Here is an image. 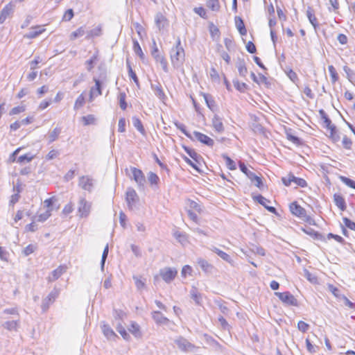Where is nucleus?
<instances>
[{
    "label": "nucleus",
    "mask_w": 355,
    "mask_h": 355,
    "mask_svg": "<svg viewBox=\"0 0 355 355\" xmlns=\"http://www.w3.org/2000/svg\"><path fill=\"white\" fill-rule=\"evenodd\" d=\"M185 53L181 46L180 37H178L175 46L171 51V60L174 67H180L184 62Z\"/></svg>",
    "instance_id": "obj_1"
},
{
    "label": "nucleus",
    "mask_w": 355,
    "mask_h": 355,
    "mask_svg": "<svg viewBox=\"0 0 355 355\" xmlns=\"http://www.w3.org/2000/svg\"><path fill=\"white\" fill-rule=\"evenodd\" d=\"M93 80L95 83L94 86L92 87L89 91V101H93L94 98L102 94V85L107 81L106 73H101L99 78L94 77Z\"/></svg>",
    "instance_id": "obj_2"
},
{
    "label": "nucleus",
    "mask_w": 355,
    "mask_h": 355,
    "mask_svg": "<svg viewBox=\"0 0 355 355\" xmlns=\"http://www.w3.org/2000/svg\"><path fill=\"white\" fill-rule=\"evenodd\" d=\"M239 168L257 187L259 189L263 187V184L261 178L257 176L254 172L250 171L243 162H239Z\"/></svg>",
    "instance_id": "obj_3"
},
{
    "label": "nucleus",
    "mask_w": 355,
    "mask_h": 355,
    "mask_svg": "<svg viewBox=\"0 0 355 355\" xmlns=\"http://www.w3.org/2000/svg\"><path fill=\"white\" fill-rule=\"evenodd\" d=\"M275 295L287 306H298L299 303L295 296L288 291L286 292H275Z\"/></svg>",
    "instance_id": "obj_4"
},
{
    "label": "nucleus",
    "mask_w": 355,
    "mask_h": 355,
    "mask_svg": "<svg viewBox=\"0 0 355 355\" xmlns=\"http://www.w3.org/2000/svg\"><path fill=\"white\" fill-rule=\"evenodd\" d=\"M153 47L151 51V55L155 60L157 62H159L162 69L164 72L167 73L168 71V63L165 58L159 54L158 48L157 46L155 41L153 40Z\"/></svg>",
    "instance_id": "obj_5"
},
{
    "label": "nucleus",
    "mask_w": 355,
    "mask_h": 355,
    "mask_svg": "<svg viewBox=\"0 0 355 355\" xmlns=\"http://www.w3.org/2000/svg\"><path fill=\"white\" fill-rule=\"evenodd\" d=\"M178 271L175 268H164L160 270L159 275L166 283H171L176 277Z\"/></svg>",
    "instance_id": "obj_6"
},
{
    "label": "nucleus",
    "mask_w": 355,
    "mask_h": 355,
    "mask_svg": "<svg viewBox=\"0 0 355 355\" xmlns=\"http://www.w3.org/2000/svg\"><path fill=\"white\" fill-rule=\"evenodd\" d=\"M175 343L178 345V348L183 352H192L196 348L194 345L182 336L175 340Z\"/></svg>",
    "instance_id": "obj_7"
},
{
    "label": "nucleus",
    "mask_w": 355,
    "mask_h": 355,
    "mask_svg": "<svg viewBox=\"0 0 355 355\" xmlns=\"http://www.w3.org/2000/svg\"><path fill=\"white\" fill-rule=\"evenodd\" d=\"M130 170L132 174V178L137 184L138 187L144 188V184L146 182V178L141 170L135 167H131Z\"/></svg>",
    "instance_id": "obj_8"
},
{
    "label": "nucleus",
    "mask_w": 355,
    "mask_h": 355,
    "mask_svg": "<svg viewBox=\"0 0 355 355\" xmlns=\"http://www.w3.org/2000/svg\"><path fill=\"white\" fill-rule=\"evenodd\" d=\"M58 291L56 289H53L47 295V297H45L42 300L41 307H42L43 312H46L48 310L50 304H51L55 300V299L58 297Z\"/></svg>",
    "instance_id": "obj_9"
},
{
    "label": "nucleus",
    "mask_w": 355,
    "mask_h": 355,
    "mask_svg": "<svg viewBox=\"0 0 355 355\" xmlns=\"http://www.w3.org/2000/svg\"><path fill=\"white\" fill-rule=\"evenodd\" d=\"M125 200L130 209H132L133 206L138 202L139 197L135 190L132 188H128L126 191Z\"/></svg>",
    "instance_id": "obj_10"
},
{
    "label": "nucleus",
    "mask_w": 355,
    "mask_h": 355,
    "mask_svg": "<svg viewBox=\"0 0 355 355\" xmlns=\"http://www.w3.org/2000/svg\"><path fill=\"white\" fill-rule=\"evenodd\" d=\"M91 203L87 202L84 198L79 200L78 213L81 217H87L90 212Z\"/></svg>",
    "instance_id": "obj_11"
},
{
    "label": "nucleus",
    "mask_w": 355,
    "mask_h": 355,
    "mask_svg": "<svg viewBox=\"0 0 355 355\" xmlns=\"http://www.w3.org/2000/svg\"><path fill=\"white\" fill-rule=\"evenodd\" d=\"M15 10V5L12 3L6 4L0 12V24L4 23L8 17L12 15Z\"/></svg>",
    "instance_id": "obj_12"
},
{
    "label": "nucleus",
    "mask_w": 355,
    "mask_h": 355,
    "mask_svg": "<svg viewBox=\"0 0 355 355\" xmlns=\"http://www.w3.org/2000/svg\"><path fill=\"white\" fill-rule=\"evenodd\" d=\"M194 137L196 140L201 142L203 144L207 145V146L212 147L214 144V141L208 137L207 135L201 133L198 131L193 132Z\"/></svg>",
    "instance_id": "obj_13"
},
{
    "label": "nucleus",
    "mask_w": 355,
    "mask_h": 355,
    "mask_svg": "<svg viewBox=\"0 0 355 355\" xmlns=\"http://www.w3.org/2000/svg\"><path fill=\"white\" fill-rule=\"evenodd\" d=\"M94 185V180L88 175L81 176L79 179V186L84 190L91 191Z\"/></svg>",
    "instance_id": "obj_14"
},
{
    "label": "nucleus",
    "mask_w": 355,
    "mask_h": 355,
    "mask_svg": "<svg viewBox=\"0 0 355 355\" xmlns=\"http://www.w3.org/2000/svg\"><path fill=\"white\" fill-rule=\"evenodd\" d=\"M253 199L258 202L259 204L263 205L268 211L272 214H277V210L275 207L272 206H268L267 203L270 202V200L266 199L265 197H263L261 195H257L256 196L253 197Z\"/></svg>",
    "instance_id": "obj_15"
},
{
    "label": "nucleus",
    "mask_w": 355,
    "mask_h": 355,
    "mask_svg": "<svg viewBox=\"0 0 355 355\" xmlns=\"http://www.w3.org/2000/svg\"><path fill=\"white\" fill-rule=\"evenodd\" d=\"M290 210L293 215L300 218L305 216V214L306 213L305 209L298 205L297 202H293L290 205Z\"/></svg>",
    "instance_id": "obj_16"
},
{
    "label": "nucleus",
    "mask_w": 355,
    "mask_h": 355,
    "mask_svg": "<svg viewBox=\"0 0 355 355\" xmlns=\"http://www.w3.org/2000/svg\"><path fill=\"white\" fill-rule=\"evenodd\" d=\"M67 268L65 266L61 265L58 266L51 272V275L48 277V281L52 282L57 280L62 275L66 272Z\"/></svg>",
    "instance_id": "obj_17"
},
{
    "label": "nucleus",
    "mask_w": 355,
    "mask_h": 355,
    "mask_svg": "<svg viewBox=\"0 0 355 355\" xmlns=\"http://www.w3.org/2000/svg\"><path fill=\"white\" fill-rule=\"evenodd\" d=\"M103 335L109 340H115L117 338V335L114 333L113 329L110 327L109 324L105 322H102L101 326Z\"/></svg>",
    "instance_id": "obj_18"
},
{
    "label": "nucleus",
    "mask_w": 355,
    "mask_h": 355,
    "mask_svg": "<svg viewBox=\"0 0 355 355\" xmlns=\"http://www.w3.org/2000/svg\"><path fill=\"white\" fill-rule=\"evenodd\" d=\"M212 125L216 132L222 133L224 131V125L222 119L217 114L212 118Z\"/></svg>",
    "instance_id": "obj_19"
},
{
    "label": "nucleus",
    "mask_w": 355,
    "mask_h": 355,
    "mask_svg": "<svg viewBox=\"0 0 355 355\" xmlns=\"http://www.w3.org/2000/svg\"><path fill=\"white\" fill-rule=\"evenodd\" d=\"M152 318L157 324H166L169 320L166 318L160 311L152 312Z\"/></svg>",
    "instance_id": "obj_20"
},
{
    "label": "nucleus",
    "mask_w": 355,
    "mask_h": 355,
    "mask_svg": "<svg viewBox=\"0 0 355 355\" xmlns=\"http://www.w3.org/2000/svg\"><path fill=\"white\" fill-rule=\"evenodd\" d=\"M236 67L238 69L239 76L241 77H245L248 73V69L244 59L239 58L236 63Z\"/></svg>",
    "instance_id": "obj_21"
},
{
    "label": "nucleus",
    "mask_w": 355,
    "mask_h": 355,
    "mask_svg": "<svg viewBox=\"0 0 355 355\" xmlns=\"http://www.w3.org/2000/svg\"><path fill=\"white\" fill-rule=\"evenodd\" d=\"M306 17L309 19V22L313 26V28L316 29L319 26V24L318 23V19L315 15V12L311 6H308L307 8Z\"/></svg>",
    "instance_id": "obj_22"
},
{
    "label": "nucleus",
    "mask_w": 355,
    "mask_h": 355,
    "mask_svg": "<svg viewBox=\"0 0 355 355\" xmlns=\"http://www.w3.org/2000/svg\"><path fill=\"white\" fill-rule=\"evenodd\" d=\"M155 21L159 30L164 28L168 24L166 18L161 12L156 14Z\"/></svg>",
    "instance_id": "obj_23"
},
{
    "label": "nucleus",
    "mask_w": 355,
    "mask_h": 355,
    "mask_svg": "<svg viewBox=\"0 0 355 355\" xmlns=\"http://www.w3.org/2000/svg\"><path fill=\"white\" fill-rule=\"evenodd\" d=\"M198 264L200 266L201 269L206 273H211L214 269V266L209 263L207 261L203 259H198Z\"/></svg>",
    "instance_id": "obj_24"
},
{
    "label": "nucleus",
    "mask_w": 355,
    "mask_h": 355,
    "mask_svg": "<svg viewBox=\"0 0 355 355\" xmlns=\"http://www.w3.org/2000/svg\"><path fill=\"white\" fill-rule=\"evenodd\" d=\"M234 20L236 27L238 29L239 33L241 35H245L247 34V29L245 28L243 19L240 17L236 16Z\"/></svg>",
    "instance_id": "obj_25"
},
{
    "label": "nucleus",
    "mask_w": 355,
    "mask_h": 355,
    "mask_svg": "<svg viewBox=\"0 0 355 355\" xmlns=\"http://www.w3.org/2000/svg\"><path fill=\"white\" fill-rule=\"evenodd\" d=\"M151 89L154 92L155 95L157 96L160 100L163 101L166 98V95L159 83H157V85L151 84Z\"/></svg>",
    "instance_id": "obj_26"
},
{
    "label": "nucleus",
    "mask_w": 355,
    "mask_h": 355,
    "mask_svg": "<svg viewBox=\"0 0 355 355\" xmlns=\"http://www.w3.org/2000/svg\"><path fill=\"white\" fill-rule=\"evenodd\" d=\"M128 331L137 338H140L142 336V334L140 330V327L135 322H131L130 326L128 328Z\"/></svg>",
    "instance_id": "obj_27"
},
{
    "label": "nucleus",
    "mask_w": 355,
    "mask_h": 355,
    "mask_svg": "<svg viewBox=\"0 0 355 355\" xmlns=\"http://www.w3.org/2000/svg\"><path fill=\"white\" fill-rule=\"evenodd\" d=\"M211 250L217 254L218 256H219L223 260L227 261V263H232L233 260L231 258V257L227 254L226 252L220 250V249L217 248L216 247H212Z\"/></svg>",
    "instance_id": "obj_28"
},
{
    "label": "nucleus",
    "mask_w": 355,
    "mask_h": 355,
    "mask_svg": "<svg viewBox=\"0 0 355 355\" xmlns=\"http://www.w3.org/2000/svg\"><path fill=\"white\" fill-rule=\"evenodd\" d=\"M32 29H33L32 31H31L30 32H28V33H26L24 35V37L28 38V39L35 38L36 37H37L38 35H40L41 33H42L44 31V29L42 28L39 26H35V27L32 28Z\"/></svg>",
    "instance_id": "obj_29"
},
{
    "label": "nucleus",
    "mask_w": 355,
    "mask_h": 355,
    "mask_svg": "<svg viewBox=\"0 0 355 355\" xmlns=\"http://www.w3.org/2000/svg\"><path fill=\"white\" fill-rule=\"evenodd\" d=\"M334 201L335 205L342 211L346 209V204L344 198L339 194H334Z\"/></svg>",
    "instance_id": "obj_30"
},
{
    "label": "nucleus",
    "mask_w": 355,
    "mask_h": 355,
    "mask_svg": "<svg viewBox=\"0 0 355 355\" xmlns=\"http://www.w3.org/2000/svg\"><path fill=\"white\" fill-rule=\"evenodd\" d=\"M319 114H320L321 119L323 120L324 128L329 130L331 128V126L334 125V124L331 123V119L328 117L327 114H326V112H324V110H322V109L320 110Z\"/></svg>",
    "instance_id": "obj_31"
},
{
    "label": "nucleus",
    "mask_w": 355,
    "mask_h": 355,
    "mask_svg": "<svg viewBox=\"0 0 355 355\" xmlns=\"http://www.w3.org/2000/svg\"><path fill=\"white\" fill-rule=\"evenodd\" d=\"M202 96L205 99V101L207 104V106L211 110V111H214V108H215V101L214 100L213 97L211 95L209 94H205V93H202Z\"/></svg>",
    "instance_id": "obj_32"
},
{
    "label": "nucleus",
    "mask_w": 355,
    "mask_h": 355,
    "mask_svg": "<svg viewBox=\"0 0 355 355\" xmlns=\"http://www.w3.org/2000/svg\"><path fill=\"white\" fill-rule=\"evenodd\" d=\"M126 65L128 70V75L130 78L132 79V80L137 85V87H139V79L135 72L132 70L130 62L128 59L126 60Z\"/></svg>",
    "instance_id": "obj_33"
},
{
    "label": "nucleus",
    "mask_w": 355,
    "mask_h": 355,
    "mask_svg": "<svg viewBox=\"0 0 355 355\" xmlns=\"http://www.w3.org/2000/svg\"><path fill=\"white\" fill-rule=\"evenodd\" d=\"M184 150L185 152L193 159V161L196 163L199 162V159L202 158V157L198 155L195 150L190 148L187 146H183Z\"/></svg>",
    "instance_id": "obj_34"
},
{
    "label": "nucleus",
    "mask_w": 355,
    "mask_h": 355,
    "mask_svg": "<svg viewBox=\"0 0 355 355\" xmlns=\"http://www.w3.org/2000/svg\"><path fill=\"white\" fill-rule=\"evenodd\" d=\"M132 123L134 127L143 135H145L146 131L141 120L136 116L132 117Z\"/></svg>",
    "instance_id": "obj_35"
},
{
    "label": "nucleus",
    "mask_w": 355,
    "mask_h": 355,
    "mask_svg": "<svg viewBox=\"0 0 355 355\" xmlns=\"http://www.w3.org/2000/svg\"><path fill=\"white\" fill-rule=\"evenodd\" d=\"M61 133V128L56 127L55 128L53 131H51L48 137L49 139V144H51L55 140L58 139L60 134Z\"/></svg>",
    "instance_id": "obj_36"
},
{
    "label": "nucleus",
    "mask_w": 355,
    "mask_h": 355,
    "mask_svg": "<svg viewBox=\"0 0 355 355\" xmlns=\"http://www.w3.org/2000/svg\"><path fill=\"white\" fill-rule=\"evenodd\" d=\"M286 136L288 140L291 141L297 146H302L303 144V141L301 139L293 135L291 132H288V130L286 131Z\"/></svg>",
    "instance_id": "obj_37"
},
{
    "label": "nucleus",
    "mask_w": 355,
    "mask_h": 355,
    "mask_svg": "<svg viewBox=\"0 0 355 355\" xmlns=\"http://www.w3.org/2000/svg\"><path fill=\"white\" fill-rule=\"evenodd\" d=\"M116 329L121 334V336L123 337L124 340L127 341L130 340V336L121 322H119L116 324Z\"/></svg>",
    "instance_id": "obj_38"
},
{
    "label": "nucleus",
    "mask_w": 355,
    "mask_h": 355,
    "mask_svg": "<svg viewBox=\"0 0 355 355\" xmlns=\"http://www.w3.org/2000/svg\"><path fill=\"white\" fill-rule=\"evenodd\" d=\"M19 326V320L7 321L3 324V327L9 331H17Z\"/></svg>",
    "instance_id": "obj_39"
},
{
    "label": "nucleus",
    "mask_w": 355,
    "mask_h": 355,
    "mask_svg": "<svg viewBox=\"0 0 355 355\" xmlns=\"http://www.w3.org/2000/svg\"><path fill=\"white\" fill-rule=\"evenodd\" d=\"M102 33V29L100 26L90 30L87 32V35L86 36V39L89 40L92 37H98Z\"/></svg>",
    "instance_id": "obj_40"
},
{
    "label": "nucleus",
    "mask_w": 355,
    "mask_h": 355,
    "mask_svg": "<svg viewBox=\"0 0 355 355\" xmlns=\"http://www.w3.org/2000/svg\"><path fill=\"white\" fill-rule=\"evenodd\" d=\"M133 279L135 281V286L138 290H141L145 287L146 279L142 278L140 276L134 275Z\"/></svg>",
    "instance_id": "obj_41"
},
{
    "label": "nucleus",
    "mask_w": 355,
    "mask_h": 355,
    "mask_svg": "<svg viewBox=\"0 0 355 355\" xmlns=\"http://www.w3.org/2000/svg\"><path fill=\"white\" fill-rule=\"evenodd\" d=\"M329 130V138L334 142H338L340 140V135L336 130V125L331 126Z\"/></svg>",
    "instance_id": "obj_42"
},
{
    "label": "nucleus",
    "mask_w": 355,
    "mask_h": 355,
    "mask_svg": "<svg viewBox=\"0 0 355 355\" xmlns=\"http://www.w3.org/2000/svg\"><path fill=\"white\" fill-rule=\"evenodd\" d=\"M206 5L213 11H218L220 8L218 0H207Z\"/></svg>",
    "instance_id": "obj_43"
},
{
    "label": "nucleus",
    "mask_w": 355,
    "mask_h": 355,
    "mask_svg": "<svg viewBox=\"0 0 355 355\" xmlns=\"http://www.w3.org/2000/svg\"><path fill=\"white\" fill-rule=\"evenodd\" d=\"M191 297L195 301L196 304H200L201 295L198 293V289L193 286L191 291Z\"/></svg>",
    "instance_id": "obj_44"
},
{
    "label": "nucleus",
    "mask_w": 355,
    "mask_h": 355,
    "mask_svg": "<svg viewBox=\"0 0 355 355\" xmlns=\"http://www.w3.org/2000/svg\"><path fill=\"white\" fill-rule=\"evenodd\" d=\"M85 103V101L84 93H82L81 94H80L78 96V97L76 100L74 106H73V109L75 110H79L80 107H82L84 105Z\"/></svg>",
    "instance_id": "obj_45"
},
{
    "label": "nucleus",
    "mask_w": 355,
    "mask_h": 355,
    "mask_svg": "<svg viewBox=\"0 0 355 355\" xmlns=\"http://www.w3.org/2000/svg\"><path fill=\"white\" fill-rule=\"evenodd\" d=\"M222 157L225 160L226 166L230 170L233 171L236 168V163L228 155L223 154Z\"/></svg>",
    "instance_id": "obj_46"
},
{
    "label": "nucleus",
    "mask_w": 355,
    "mask_h": 355,
    "mask_svg": "<svg viewBox=\"0 0 355 355\" xmlns=\"http://www.w3.org/2000/svg\"><path fill=\"white\" fill-rule=\"evenodd\" d=\"M175 127L179 129L186 137L191 139H193L191 135L186 130V127L183 123H181L178 121H175L174 123Z\"/></svg>",
    "instance_id": "obj_47"
},
{
    "label": "nucleus",
    "mask_w": 355,
    "mask_h": 355,
    "mask_svg": "<svg viewBox=\"0 0 355 355\" xmlns=\"http://www.w3.org/2000/svg\"><path fill=\"white\" fill-rule=\"evenodd\" d=\"M97 58H98L97 55L94 54L90 58V59H89L88 60H87L85 62V64L87 65V71H91L92 70V69L94 67V64H96V62L97 61Z\"/></svg>",
    "instance_id": "obj_48"
},
{
    "label": "nucleus",
    "mask_w": 355,
    "mask_h": 355,
    "mask_svg": "<svg viewBox=\"0 0 355 355\" xmlns=\"http://www.w3.org/2000/svg\"><path fill=\"white\" fill-rule=\"evenodd\" d=\"M133 50L135 53L138 55L141 59L144 58V54L137 40H133Z\"/></svg>",
    "instance_id": "obj_49"
},
{
    "label": "nucleus",
    "mask_w": 355,
    "mask_h": 355,
    "mask_svg": "<svg viewBox=\"0 0 355 355\" xmlns=\"http://www.w3.org/2000/svg\"><path fill=\"white\" fill-rule=\"evenodd\" d=\"M293 182L296 184L297 186H299L300 187H305L307 185V183L305 180L300 178H297L294 175L291 176Z\"/></svg>",
    "instance_id": "obj_50"
},
{
    "label": "nucleus",
    "mask_w": 355,
    "mask_h": 355,
    "mask_svg": "<svg viewBox=\"0 0 355 355\" xmlns=\"http://www.w3.org/2000/svg\"><path fill=\"white\" fill-rule=\"evenodd\" d=\"M340 181L347 187L355 189V181L345 176H340Z\"/></svg>",
    "instance_id": "obj_51"
},
{
    "label": "nucleus",
    "mask_w": 355,
    "mask_h": 355,
    "mask_svg": "<svg viewBox=\"0 0 355 355\" xmlns=\"http://www.w3.org/2000/svg\"><path fill=\"white\" fill-rule=\"evenodd\" d=\"M10 257L9 252L3 247L0 246V259L8 262Z\"/></svg>",
    "instance_id": "obj_52"
},
{
    "label": "nucleus",
    "mask_w": 355,
    "mask_h": 355,
    "mask_svg": "<svg viewBox=\"0 0 355 355\" xmlns=\"http://www.w3.org/2000/svg\"><path fill=\"white\" fill-rule=\"evenodd\" d=\"M85 34V29L83 26L78 28L76 31L72 32L70 35L71 40H75L77 37H81Z\"/></svg>",
    "instance_id": "obj_53"
},
{
    "label": "nucleus",
    "mask_w": 355,
    "mask_h": 355,
    "mask_svg": "<svg viewBox=\"0 0 355 355\" xmlns=\"http://www.w3.org/2000/svg\"><path fill=\"white\" fill-rule=\"evenodd\" d=\"M304 277L307 279L308 281H309L311 283H317L318 278L317 277L311 273L307 269L304 270Z\"/></svg>",
    "instance_id": "obj_54"
},
{
    "label": "nucleus",
    "mask_w": 355,
    "mask_h": 355,
    "mask_svg": "<svg viewBox=\"0 0 355 355\" xmlns=\"http://www.w3.org/2000/svg\"><path fill=\"white\" fill-rule=\"evenodd\" d=\"M233 84L234 87L241 92H244L247 87V85L245 83H240L238 80H233Z\"/></svg>",
    "instance_id": "obj_55"
},
{
    "label": "nucleus",
    "mask_w": 355,
    "mask_h": 355,
    "mask_svg": "<svg viewBox=\"0 0 355 355\" xmlns=\"http://www.w3.org/2000/svg\"><path fill=\"white\" fill-rule=\"evenodd\" d=\"M126 94L125 92H121L119 96V105L120 107L125 110L127 107V103L125 102Z\"/></svg>",
    "instance_id": "obj_56"
},
{
    "label": "nucleus",
    "mask_w": 355,
    "mask_h": 355,
    "mask_svg": "<svg viewBox=\"0 0 355 355\" xmlns=\"http://www.w3.org/2000/svg\"><path fill=\"white\" fill-rule=\"evenodd\" d=\"M328 290L338 299H340L343 294L340 293L338 288L335 287L333 284H328Z\"/></svg>",
    "instance_id": "obj_57"
},
{
    "label": "nucleus",
    "mask_w": 355,
    "mask_h": 355,
    "mask_svg": "<svg viewBox=\"0 0 355 355\" xmlns=\"http://www.w3.org/2000/svg\"><path fill=\"white\" fill-rule=\"evenodd\" d=\"M148 179L151 184H157L159 181V178L157 175L153 172H150L148 173Z\"/></svg>",
    "instance_id": "obj_58"
},
{
    "label": "nucleus",
    "mask_w": 355,
    "mask_h": 355,
    "mask_svg": "<svg viewBox=\"0 0 355 355\" xmlns=\"http://www.w3.org/2000/svg\"><path fill=\"white\" fill-rule=\"evenodd\" d=\"M328 69H329V72L331 77L332 83L336 82L338 79V76L336 71V69L334 68V67L333 65H329L328 67Z\"/></svg>",
    "instance_id": "obj_59"
},
{
    "label": "nucleus",
    "mask_w": 355,
    "mask_h": 355,
    "mask_svg": "<svg viewBox=\"0 0 355 355\" xmlns=\"http://www.w3.org/2000/svg\"><path fill=\"white\" fill-rule=\"evenodd\" d=\"M343 70L345 72L347 78L352 82L355 79V72L347 66H344Z\"/></svg>",
    "instance_id": "obj_60"
},
{
    "label": "nucleus",
    "mask_w": 355,
    "mask_h": 355,
    "mask_svg": "<svg viewBox=\"0 0 355 355\" xmlns=\"http://www.w3.org/2000/svg\"><path fill=\"white\" fill-rule=\"evenodd\" d=\"M52 209H48L44 213L38 215L37 220L39 222L46 221L51 216Z\"/></svg>",
    "instance_id": "obj_61"
},
{
    "label": "nucleus",
    "mask_w": 355,
    "mask_h": 355,
    "mask_svg": "<svg viewBox=\"0 0 355 355\" xmlns=\"http://www.w3.org/2000/svg\"><path fill=\"white\" fill-rule=\"evenodd\" d=\"M34 158V155H31V153L25 154L23 155H21L17 159V162L19 163H23L25 161L27 162H31Z\"/></svg>",
    "instance_id": "obj_62"
},
{
    "label": "nucleus",
    "mask_w": 355,
    "mask_h": 355,
    "mask_svg": "<svg viewBox=\"0 0 355 355\" xmlns=\"http://www.w3.org/2000/svg\"><path fill=\"white\" fill-rule=\"evenodd\" d=\"M83 122L85 125L93 124L95 121V117L92 114H89L82 118Z\"/></svg>",
    "instance_id": "obj_63"
},
{
    "label": "nucleus",
    "mask_w": 355,
    "mask_h": 355,
    "mask_svg": "<svg viewBox=\"0 0 355 355\" xmlns=\"http://www.w3.org/2000/svg\"><path fill=\"white\" fill-rule=\"evenodd\" d=\"M286 73L291 81H293L295 83L297 81H298V80H299L298 76H297V73L293 69H289L287 71H286Z\"/></svg>",
    "instance_id": "obj_64"
}]
</instances>
